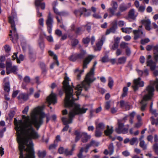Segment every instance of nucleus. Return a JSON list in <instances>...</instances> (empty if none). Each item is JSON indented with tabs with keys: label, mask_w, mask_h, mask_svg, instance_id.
<instances>
[{
	"label": "nucleus",
	"mask_w": 158,
	"mask_h": 158,
	"mask_svg": "<svg viewBox=\"0 0 158 158\" xmlns=\"http://www.w3.org/2000/svg\"><path fill=\"white\" fill-rule=\"evenodd\" d=\"M29 116H22L23 121L14 118V123L17 131V139L20 151L19 158H35L32 139H38L40 135L33 125L38 130L43 123L45 113L40 107H36Z\"/></svg>",
	"instance_id": "nucleus-1"
},
{
	"label": "nucleus",
	"mask_w": 158,
	"mask_h": 158,
	"mask_svg": "<svg viewBox=\"0 0 158 158\" xmlns=\"http://www.w3.org/2000/svg\"><path fill=\"white\" fill-rule=\"evenodd\" d=\"M94 75V69L90 70L86 75L84 81L81 84L78 85L75 88V89L76 90L75 92L76 94H73V89L69 85V78L65 77L63 82V86L66 95L67 91H69L70 93L69 97H70V100L74 102L78 100V96L81 94L82 88H84L85 91L88 90L90 87V84L96 80Z\"/></svg>",
	"instance_id": "nucleus-2"
},
{
	"label": "nucleus",
	"mask_w": 158,
	"mask_h": 158,
	"mask_svg": "<svg viewBox=\"0 0 158 158\" xmlns=\"http://www.w3.org/2000/svg\"><path fill=\"white\" fill-rule=\"evenodd\" d=\"M69 91H67L66 97L64 100L65 106L69 108L70 110L69 114V118L63 117L61 118L64 124L65 125L62 130L63 131L68 130L69 127L68 124L72 122L73 118L76 115L85 113L88 110L87 108H80L79 104L74 103V101L70 100V97H69Z\"/></svg>",
	"instance_id": "nucleus-3"
},
{
	"label": "nucleus",
	"mask_w": 158,
	"mask_h": 158,
	"mask_svg": "<svg viewBox=\"0 0 158 158\" xmlns=\"http://www.w3.org/2000/svg\"><path fill=\"white\" fill-rule=\"evenodd\" d=\"M154 89L153 87L148 85L146 89L142 93L143 95V98L140 102L141 106L140 110L142 111H145L147 105V101L151 99L154 95Z\"/></svg>",
	"instance_id": "nucleus-4"
},
{
	"label": "nucleus",
	"mask_w": 158,
	"mask_h": 158,
	"mask_svg": "<svg viewBox=\"0 0 158 158\" xmlns=\"http://www.w3.org/2000/svg\"><path fill=\"white\" fill-rule=\"evenodd\" d=\"M17 21V18L16 12L12 11L11 16L9 17V22L11 24L12 30L10 31V32L13 33V36L12 38V41L13 43L17 42L18 39V35L16 31L15 22Z\"/></svg>",
	"instance_id": "nucleus-5"
},
{
	"label": "nucleus",
	"mask_w": 158,
	"mask_h": 158,
	"mask_svg": "<svg viewBox=\"0 0 158 158\" xmlns=\"http://www.w3.org/2000/svg\"><path fill=\"white\" fill-rule=\"evenodd\" d=\"M6 65V73L7 74H9L11 73L15 74L17 73V71L18 70L17 67L15 65L12 66L11 62H7Z\"/></svg>",
	"instance_id": "nucleus-6"
},
{
	"label": "nucleus",
	"mask_w": 158,
	"mask_h": 158,
	"mask_svg": "<svg viewBox=\"0 0 158 158\" xmlns=\"http://www.w3.org/2000/svg\"><path fill=\"white\" fill-rule=\"evenodd\" d=\"M89 10H86L84 8H80L79 9L74 10V13L77 17H80L82 15L85 16H89L90 15V13L88 12Z\"/></svg>",
	"instance_id": "nucleus-7"
},
{
	"label": "nucleus",
	"mask_w": 158,
	"mask_h": 158,
	"mask_svg": "<svg viewBox=\"0 0 158 158\" xmlns=\"http://www.w3.org/2000/svg\"><path fill=\"white\" fill-rule=\"evenodd\" d=\"M134 85H132V87L135 91L138 89L139 87H143L144 86V82L141 81V78L139 77L136 79L134 80Z\"/></svg>",
	"instance_id": "nucleus-8"
},
{
	"label": "nucleus",
	"mask_w": 158,
	"mask_h": 158,
	"mask_svg": "<svg viewBox=\"0 0 158 158\" xmlns=\"http://www.w3.org/2000/svg\"><path fill=\"white\" fill-rule=\"evenodd\" d=\"M53 23V19L51 14L49 13L46 21V24L47 26L48 31L49 33L50 34H51L52 32V28Z\"/></svg>",
	"instance_id": "nucleus-9"
},
{
	"label": "nucleus",
	"mask_w": 158,
	"mask_h": 158,
	"mask_svg": "<svg viewBox=\"0 0 158 158\" xmlns=\"http://www.w3.org/2000/svg\"><path fill=\"white\" fill-rule=\"evenodd\" d=\"M115 131L118 134H125L128 132V128L124 127L123 123L118 122V127L116 128Z\"/></svg>",
	"instance_id": "nucleus-10"
},
{
	"label": "nucleus",
	"mask_w": 158,
	"mask_h": 158,
	"mask_svg": "<svg viewBox=\"0 0 158 158\" xmlns=\"http://www.w3.org/2000/svg\"><path fill=\"white\" fill-rule=\"evenodd\" d=\"M117 20L114 19L111 23V27L109 29H108L106 32V35H108L110 32L114 33L116 29L117 28Z\"/></svg>",
	"instance_id": "nucleus-11"
},
{
	"label": "nucleus",
	"mask_w": 158,
	"mask_h": 158,
	"mask_svg": "<svg viewBox=\"0 0 158 158\" xmlns=\"http://www.w3.org/2000/svg\"><path fill=\"white\" fill-rule=\"evenodd\" d=\"M47 102L49 103L48 106L51 103L53 104L57 102L56 95L52 93V91L51 94L47 98Z\"/></svg>",
	"instance_id": "nucleus-12"
},
{
	"label": "nucleus",
	"mask_w": 158,
	"mask_h": 158,
	"mask_svg": "<svg viewBox=\"0 0 158 158\" xmlns=\"http://www.w3.org/2000/svg\"><path fill=\"white\" fill-rule=\"evenodd\" d=\"M133 32L134 35V39L135 40L139 38L143 37L145 36V33L141 30H135L133 31Z\"/></svg>",
	"instance_id": "nucleus-13"
},
{
	"label": "nucleus",
	"mask_w": 158,
	"mask_h": 158,
	"mask_svg": "<svg viewBox=\"0 0 158 158\" xmlns=\"http://www.w3.org/2000/svg\"><path fill=\"white\" fill-rule=\"evenodd\" d=\"M71 31H74L75 33L77 35H80L82 34L84 30L82 29V27H78L75 28V26L74 24H72L71 26Z\"/></svg>",
	"instance_id": "nucleus-14"
},
{
	"label": "nucleus",
	"mask_w": 158,
	"mask_h": 158,
	"mask_svg": "<svg viewBox=\"0 0 158 158\" xmlns=\"http://www.w3.org/2000/svg\"><path fill=\"white\" fill-rule=\"evenodd\" d=\"M152 57L151 55H148V60L147 61V66H149L151 70H154L156 67V63L154 62L152 60H149Z\"/></svg>",
	"instance_id": "nucleus-15"
},
{
	"label": "nucleus",
	"mask_w": 158,
	"mask_h": 158,
	"mask_svg": "<svg viewBox=\"0 0 158 158\" xmlns=\"http://www.w3.org/2000/svg\"><path fill=\"white\" fill-rule=\"evenodd\" d=\"M113 131V128L112 127H110L109 126H107V129L104 131L105 134L107 136H109L110 138L111 139L112 141H114L115 139V137H112L111 134Z\"/></svg>",
	"instance_id": "nucleus-16"
},
{
	"label": "nucleus",
	"mask_w": 158,
	"mask_h": 158,
	"mask_svg": "<svg viewBox=\"0 0 158 158\" xmlns=\"http://www.w3.org/2000/svg\"><path fill=\"white\" fill-rule=\"evenodd\" d=\"M105 40V37L104 36H102L101 39L96 43V47L95 48V50L99 51L101 50L102 46Z\"/></svg>",
	"instance_id": "nucleus-17"
},
{
	"label": "nucleus",
	"mask_w": 158,
	"mask_h": 158,
	"mask_svg": "<svg viewBox=\"0 0 158 158\" xmlns=\"http://www.w3.org/2000/svg\"><path fill=\"white\" fill-rule=\"evenodd\" d=\"M94 56L93 55H89L84 59L83 61V69H86L87 68V65L94 58Z\"/></svg>",
	"instance_id": "nucleus-18"
},
{
	"label": "nucleus",
	"mask_w": 158,
	"mask_h": 158,
	"mask_svg": "<svg viewBox=\"0 0 158 158\" xmlns=\"http://www.w3.org/2000/svg\"><path fill=\"white\" fill-rule=\"evenodd\" d=\"M99 144V143L94 140H92L89 144H87L85 148V152H87L89 148L92 146L98 147Z\"/></svg>",
	"instance_id": "nucleus-19"
},
{
	"label": "nucleus",
	"mask_w": 158,
	"mask_h": 158,
	"mask_svg": "<svg viewBox=\"0 0 158 158\" xmlns=\"http://www.w3.org/2000/svg\"><path fill=\"white\" fill-rule=\"evenodd\" d=\"M4 82L5 83L4 89L5 91L8 92L10 90V85L9 82L8 78L6 77L4 78Z\"/></svg>",
	"instance_id": "nucleus-20"
},
{
	"label": "nucleus",
	"mask_w": 158,
	"mask_h": 158,
	"mask_svg": "<svg viewBox=\"0 0 158 158\" xmlns=\"http://www.w3.org/2000/svg\"><path fill=\"white\" fill-rule=\"evenodd\" d=\"M82 135L81 140L83 143L86 142L91 138L90 135H88L87 133L85 132H82Z\"/></svg>",
	"instance_id": "nucleus-21"
},
{
	"label": "nucleus",
	"mask_w": 158,
	"mask_h": 158,
	"mask_svg": "<svg viewBox=\"0 0 158 158\" xmlns=\"http://www.w3.org/2000/svg\"><path fill=\"white\" fill-rule=\"evenodd\" d=\"M139 76H146L149 74L148 70L146 69L143 71L138 69L136 70Z\"/></svg>",
	"instance_id": "nucleus-22"
},
{
	"label": "nucleus",
	"mask_w": 158,
	"mask_h": 158,
	"mask_svg": "<svg viewBox=\"0 0 158 158\" xmlns=\"http://www.w3.org/2000/svg\"><path fill=\"white\" fill-rule=\"evenodd\" d=\"M29 97L28 94L21 93L20 94L18 97L19 100H22L23 101L27 100Z\"/></svg>",
	"instance_id": "nucleus-23"
},
{
	"label": "nucleus",
	"mask_w": 158,
	"mask_h": 158,
	"mask_svg": "<svg viewBox=\"0 0 158 158\" xmlns=\"http://www.w3.org/2000/svg\"><path fill=\"white\" fill-rule=\"evenodd\" d=\"M74 134L76 135L75 141L76 142H77L81 137H82V132H80L79 130H77L75 131Z\"/></svg>",
	"instance_id": "nucleus-24"
},
{
	"label": "nucleus",
	"mask_w": 158,
	"mask_h": 158,
	"mask_svg": "<svg viewBox=\"0 0 158 158\" xmlns=\"http://www.w3.org/2000/svg\"><path fill=\"white\" fill-rule=\"evenodd\" d=\"M35 5L37 6H40L41 9L44 10L45 8V4L44 2H42L41 0H35Z\"/></svg>",
	"instance_id": "nucleus-25"
},
{
	"label": "nucleus",
	"mask_w": 158,
	"mask_h": 158,
	"mask_svg": "<svg viewBox=\"0 0 158 158\" xmlns=\"http://www.w3.org/2000/svg\"><path fill=\"white\" fill-rule=\"evenodd\" d=\"M76 145L74 144L72 147V148L70 151H69L68 149H65L64 152V154L66 156H70L72 155L73 151L74 150V148L75 147Z\"/></svg>",
	"instance_id": "nucleus-26"
},
{
	"label": "nucleus",
	"mask_w": 158,
	"mask_h": 158,
	"mask_svg": "<svg viewBox=\"0 0 158 158\" xmlns=\"http://www.w3.org/2000/svg\"><path fill=\"white\" fill-rule=\"evenodd\" d=\"M84 72V70L83 69L79 70L78 69H77L75 70V74L77 76L78 80H79L80 79L81 75Z\"/></svg>",
	"instance_id": "nucleus-27"
},
{
	"label": "nucleus",
	"mask_w": 158,
	"mask_h": 158,
	"mask_svg": "<svg viewBox=\"0 0 158 158\" xmlns=\"http://www.w3.org/2000/svg\"><path fill=\"white\" fill-rule=\"evenodd\" d=\"M148 85H150L151 87H153L154 89V86H156V90L158 91V79L156 78L155 81H150V84Z\"/></svg>",
	"instance_id": "nucleus-28"
},
{
	"label": "nucleus",
	"mask_w": 158,
	"mask_h": 158,
	"mask_svg": "<svg viewBox=\"0 0 158 158\" xmlns=\"http://www.w3.org/2000/svg\"><path fill=\"white\" fill-rule=\"evenodd\" d=\"M105 125L102 123H100L96 124V129L103 131L104 129Z\"/></svg>",
	"instance_id": "nucleus-29"
},
{
	"label": "nucleus",
	"mask_w": 158,
	"mask_h": 158,
	"mask_svg": "<svg viewBox=\"0 0 158 158\" xmlns=\"http://www.w3.org/2000/svg\"><path fill=\"white\" fill-rule=\"evenodd\" d=\"M135 10L134 9L131 10L129 13V18L133 19H135L136 18L137 15H135Z\"/></svg>",
	"instance_id": "nucleus-30"
},
{
	"label": "nucleus",
	"mask_w": 158,
	"mask_h": 158,
	"mask_svg": "<svg viewBox=\"0 0 158 158\" xmlns=\"http://www.w3.org/2000/svg\"><path fill=\"white\" fill-rule=\"evenodd\" d=\"M48 52L49 55L53 57V59L54 60L56 61V62L57 64V65L58 66L59 65V63L57 60V56L56 55L54 54V52L51 51H49Z\"/></svg>",
	"instance_id": "nucleus-31"
},
{
	"label": "nucleus",
	"mask_w": 158,
	"mask_h": 158,
	"mask_svg": "<svg viewBox=\"0 0 158 158\" xmlns=\"http://www.w3.org/2000/svg\"><path fill=\"white\" fill-rule=\"evenodd\" d=\"M136 114V112L135 111H133L130 113L129 115V116L130 118V123L131 124H133V119Z\"/></svg>",
	"instance_id": "nucleus-32"
},
{
	"label": "nucleus",
	"mask_w": 158,
	"mask_h": 158,
	"mask_svg": "<svg viewBox=\"0 0 158 158\" xmlns=\"http://www.w3.org/2000/svg\"><path fill=\"white\" fill-rule=\"evenodd\" d=\"M108 150L109 152V155H112L114 152V147L113 143H110L108 147Z\"/></svg>",
	"instance_id": "nucleus-33"
},
{
	"label": "nucleus",
	"mask_w": 158,
	"mask_h": 158,
	"mask_svg": "<svg viewBox=\"0 0 158 158\" xmlns=\"http://www.w3.org/2000/svg\"><path fill=\"white\" fill-rule=\"evenodd\" d=\"M127 9V6L124 3L121 4L119 7V11L121 12L125 11Z\"/></svg>",
	"instance_id": "nucleus-34"
},
{
	"label": "nucleus",
	"mask_w": 158,
	"mask_h": 158,
	"mask_svg": "<svg viewBox=\"0 0 158 158\" xmlns=\"http://www.w3.org/2000/svg\"><path fill=\"white\" fill-rule=\"evenodd\" d=\"M127 58L125 57H122L118 59V64H123L126 61Z\"/></svg>",
	"instance_id": "nucleus-35"
},
{
	"label": "nucleus",
	"mask_w": 158,
	"mask_h": 158,
	"mask_svg": "<svg viewBox=\"0 0 158 158\" xmlns=\"http://www.w3.org/2000/svg\"><path fill=\"white\" fill-rule=\"evenodd\" d=\"M114 85V81L111 77H108V86L111 89L112 88Z\"/></svg>",
	"instance_id": "nucleus-36"
},
{
	"label": "nucleus",
	"mask_w": 158,
	"mask_h": 158,
	"mask_svg": "<svg viewBox=\"0 0 158 158\" xmlns=\"http://www.w3.org/2000/svg\"><path fill=\"white\" fill-rule=\"evenodd\" d=\"M132 28L129 27L122 28H121L122 31L127 34H129L132 32Z\"/></svg>",
	"instance_id": "nucleus-37"
},
{
	"label": "nucleus",
	"mask_w": 158,
	"mask_h": 158,
	"mask_svg": "<svg viewBox=\"0 0 158 158\" xmlns=\"http://www.w3.org/2000/svg\"><path fill=\"white\" fill-rule=\"evenodd\" d=\"M139 146L143 150H146L147 148V145L145 143L143 140H141L139 143Z\"/></svg>",
	"instance_id": "nucleus-38"
},
{
	"label": "nucleus",
	"mask_w": 158,
	"mask_h": 158,
	"mask_svg": "<svg viewBox=\"0 0 158 158\" xmlns=\"http://www.w3.org/2000/svg\"><path fill=\"white\" fill-rule=\"evenodd\" d=\"M138 143V139L136 137H133L130 139V144L131 145H134L135 143L137 144Z\"/></svg>",
	"instance_id": "nucleus-39"
},
{
	"label": "nucleus",
	"mask_w": 158,
	"mask_h": 158,
	"mask_svg": "<svg viewBox=\"0 0 158 158\" xmlns=\"http://www.w3.org/2000/svg\"><path fill=\"white\" fill-rule=\"evenodd\" d=\"M85 54V52L84 51H83L81 52L79 54L76 53L77 56V59H81L84 58V55Z\"/></svg>",
	"instance_id": "nucleus-40"
},
{
	"label": "nucleus",
	"mask_w": 158,
	"mask_h": 158,
	"mask_svg": "<svg viewBox=\"0 0 158 158\" xmlns=\"http://www.w3.org/2000/svg\"><path fill=\"white\" fill-rule=\"evenodd\" d=\"M46 155V152L45 151H39L38 155L40 158H43Z\"/></svg>",
	"instance_id": "nucleus-41"
},
{
	"label": "nucleus",
	"mask_w": 158,
	"mask_h": 158,
	"mask_svg": "<svg viewBox=\"0 0 158 158\" xmlns=\"http://www.w3.org/2000/svg\"><path fill=\"white\" fill-rule=\"evenodd\" d=\"M84 148H81L80 151L79 153L77 155V156L78 158H85V156H84L82 155V153L84 151ZM85 151V150H84Z\"/></svg>",
	"instance_id": "nucleus-42"
},
{
	"label": "nucleus",
	"mask_w": 158,
	"mask_h": 158,
	"mask_svg": "<svg viewBox=\"0 0 158 158\" xmlns=\"http://www.w3.org/2000/svg\"><path fill=\"white\" fill-rule=\"evenodd\" d=\"M141 22L142 24L144 25L148 24H151V21L148 19H145L142 20Z\"/></svg>",
	"instance_id": "nucleus-43"
},
{
	"label": "nucleus",
	"mask_w": 158,
	"mask_h": 158,
	"mask_svg": "<svg viewBox=\"0 0 158 158\" xmlns=\"http://www.w3.org/2000/svg\"><path fill=\"white\" fill-rule=\"evenodd\" d=\"M57 146V143H56V142L54 141L53 144H52L49 146V149L50 150H53L56 149Z\"/></svg>",
	"instance_id": "nucleus-44"
},
{
	"label": "nucleus",
	"mask_w": 158,
	"mask_h": 158,
	"mask_svg": "<svg viewBox=\"0 0 158 158\" xmlns=\"http://www.w3.org/2000/svg\"><path fill=\"white\" fill-rule=\"evenodd\" d=\"M102 131L96 129L95 131V136L97 137H99L102 135Z\"/></svg>",
	"instance_id": "nucleus-45"
},
{
	"label": "nucleus",
	"mask_w": 158,
	"mask_h": 158,
	"mask_svg": "<svg viewBox=\"0 0 158 158\" xmlns=\"http://www.w3.org/2000/svg\"><path fill=\"white\" fill-rule=\"evenodd\" d=\"M153 148L155 153L158 155V144L155 143L153 146Z\"/></svg>",
	"instance_id": "nucleus-46"
},
{
	"label": "nucleus",
	"mask_w": 158,
	"mask_h": 158,
	"mask_svg": "<svg viewBox=\"0 0 158 158\" xmlns=\"http://www.w3.org/2000/svg\"><path fill=\"white\" fill-rule=\"evenodd\" d=\"M39 45L41 49H43L44 47V43L42 39L40 38L39 40Z\"/></svg>",
	"instance_id": "nucleus-47"
},
{
	"label": "nucleus",
	"mask_w": 158,
	"mask_h": 158,
	"mask_svg": "<svg viewBox=\"0 0 158 158\" xmlns=\"http://www.w3.org/2000/svg\"><path fill=\"white\" fill-rule=\"evenodd\" d=\"M150 41L149 39L147 38L145 39H142L140 40V43L142 45H144L148 43Z\"/></svg>",
	"instance_id": "nucleus-48"
},
{
	"label": "nucleus",
	"mask_w": 158,
	"mask_h": 158,
	"mask_svg": "<svg viewBox=\"0 0 158 158\" xmlns=\"http://www.w3.org/2000/svg\"><path fill=\"white\" fill-rule=\"evenodd\" d=\"M151 119L152 120L151 123L152 124H155L156 126L158 125V117L156 119H155L153 117H151Z\"/></svg>",
	"instance_id": "nucleus-49"
},
{
	"label": "nucleus",
	"mask_w": 158,
	"mask_h": 158,
	"mask_svg": "<svg viewBox=\"0 0 158 158\" xmlns=\"http://www.w3.org/2000/svg\"><path fill=\"white\" fill-rule=\"evenodd\" d=\"M128 44L125 42H122L120 44V47L122 48H128Z\"/></svg>",
	"instance_id": "nucleus-50"
},
{
	"label": "nucleus",
	"mask_w": 158,
	"mask_h": 158,
	"mask_svg": "<svg viewBox=\"0 0 158 158\" xmlns=\"http://www.w3.org/2000/svg\"><path fill=\"white\" fill-rule=\"evenodd\" d=\"M111 5L112 8H114L115 9H117L118 8V4L116 2L113 1L111 3Z\"/></svg>",
	"instance_id": "nucleus-51"
},
{
	"label": "nucleus",
	"mask_w": 158,
	"mask_h": 158,
	"mask_svg": "<svg viewBox=\"0 0 158 158\" xmlns=\"http://www.w3.org/2000/svg\"><path fill=\"white\" fill-rule=\"evenodd\" d=\"M69 60L73 61H75L77 59V57L76 54L71 55L69 57Z\"/></svg>",
	"instance_id": "nucleus-52"
},
{
	"label": "nucleus",
	"mask_w": 158,
	"mask_h": 158,
	"mask_svg": "<svg viewBox=\"0 0 158 158\" xmlns=\"http://www.w3.org/2000/svg\"><path fill=\"white\" fill-rule=\"evenodd\" d=\"M24 56L22 54H20L19 56V58H17V62L18 63H20V60L23 61L24 60Z\"/></svg>",
	"instance_id": "nucleus-53"
},
{
	"label": "nucleus",
	"mask_w": 158,
	"mask_h": 158,
	"mask_svg": "<svg viewBox=\"0 0 158 158\" xmlns=\"http://www.w3.org/2000/svg\"><path fill=\"white\" fill-rule=\"evenodd\" d=\"M118 42H117V41H115L112 46L111 49L115 50L116 49H117L118 46Z\"/></svg>",
	"instance_id": "nucleus-54"
},
{
	"label": "nucleus",
	"mask_w": 158,
	"mask_h": 158,
	"mask_svg": "<svg viewBox=\"0 0 158 158\" xmlns=\"http://www.w3.org/2000/svg\"><path fill=\"white\" fill-rule=\"evenodd\" d=\"M116 10L117 9H115L114 8H110L108 9V10L111 14V16L110 17L114 15L115 12Z\"/></svg>",
	"instance_id": "nucleus-55"
},
{
	"label": "nucleus",
	"mask_w": 158,
	"mask_h": 158,
	"mask_svg": "<svg viewBox=\"0 0 158 158\" xmlns=\"http://www.w3.org/2000/svg\"><path fill=\"white\" fill-rule=\"evenodd\" d=\"M109 61L108 56H103L101 59V61L103 63L107 62Z\"/></svg>",
	"instance_id": "nucleus-56"
},
{
	"label": "nucleus",
	"mask_w": 158,
	"mask_h": 158,
	"mask_svg": "<svg viewBox=\"0 0 158 158\" xmlns=\"http://www.w3.org/2000/svg\"><path fill=\"white\" fill-rule=\"evenodd\" d=\"M23 81L24 82L27 84H28L30 82V78L28 76H26L24 77L23 79Z\"/></svg>",
	"instance_id": "nucleus-57"
},
{
	"label": "nucleus",
	"mask_w": 158,
	"mask_h": 158,
	"mask_svg": "<svg viewBox=\"0 0 158 158\" xmlns=\"http://www.w3.org/2000/svg\"><path fill=\"white\" fill-rule=\"evenodd\" d=\"M6 131V128L5 127L0 130V137L1 138H2L3 136L4 133Z\"/></svg>",
	"instance_id": "nucleus-58"
},
{
	"label": "nucleus",
	"mask_w": 158,
	"mask_h": 158,
	"mask_svg": "<svg viewBox=\"0 0 158 158\" xmlns=\"http://www.w3.org/2000/svg\"><path fill=\"white\" fill-rule=\"evenodd\" d=\"M151 113L152 114L154 115L155 117H157L158 115V113L157 112L156 110L155 109H152L151 110H150Z\"/></svg>",
	"instance_id": "nucleus-59"
},
{
	"label": "nucleus",
	"mask_w": 158,
	"mask_h": 158,
	"mask_svg": "<svg viewBox=\"0 0 158 158\" xmlns=\"http://www.w3.org/2000/svg\"><path fill=\"white\" fill-rule=\"evenodd\" d=\"M118 24L119 27H122L124 26L126 23L123 21L120 20L118 22Z\"/></svg>",
	"instance_id": "nucleus-60"
},
{
	"label": "nucleus",
	"mask_w": 158,
	"mask_h": 158,
	"mask_svg": "<svg viewBox=\"0 0 158 158\" xmlns=\"http://www.w3.org/2000/svg\"><path fill=\"white\" fill-rule=\"evenodd\" d=\"M153 50L154 54H156L158 52V45L155 46H153Z\"/></svg>",
	"instance_id": "nucleus-61"
},
{
	"label": "nucleus",
	"mask_w": 158,
	"mask_h": 158,
	"mask_svg": "<svg viewBox=\"0 0 158 158\" xmlns=\"http://www.w3.org/2000/svg\"><path fill=\"white\" fill-rule=\"evenodd\" d=\"M15 114V112L14 111H10L8 115L10 118L11 119L13 118Z\"/></svg>",
	"instance_id": "nucleus-62"
},
{
	"label": "nucleus",
	"mask_w": 158,
	"mask_h": 158,
	"mask_svg": "<svg viewBox=\"0 0 158 158\" xmlns=\"http://www.w3.org/2000/svg\"><path fill=\"white\" fill-rule=\"evenodd\" d=\"M90 40V39L88 37L83 38V41L84 44H88Z\"/></svg>",
	"instance_id": "nucleus-63"
},
{
	"label": "nucleus",
	"mask_w": 158,
	"mask_h": 158,
	"mask_svg": "<svg viewBox=\"0 0 158 158\" xmlns=\"http://www.w3.org/2000/svg\"><path fill=\"white\" fill-rule=\"evenodd\" d=\"M79 43V41L77 39H75L73 40L72 42V45L73 46H75L77 45Z\"/></svg>",
	"instance_id": "nucleus-64"
}]
</instances>
